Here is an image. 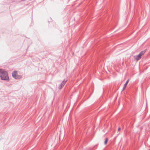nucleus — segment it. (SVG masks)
Wrapping results in <instances>:
<instances>
[{
    "label": "nucleus",
    "mask_w": 150,
    "mask_h": 150,
    "mask_svg": "<svg viewBox=\"0 0 150 150\" xmlns=\"http://www.w3.org/2000/svg\"><path fill=\"white\" fill-rule=\"evenodd\" d=\"M0 77L2 80L7 81L9 80V78L7 72L4 70L0 72Z\"/></svg>",
    "instance_id": "1"
},
{
    "label": "nucleus",
    "mask_w": 150,
    "mask_h": 150,
    "mask_svg": "<svg viewBox=\"0 0 150 150\" xmlns=\"http://www.w3.org/2000/svg\"><path fill=\"white\" fill-rule=\"evenodd\" d=\"M147 50V49H146L144 50L141 51L138 55H137L135 58V59L136 60H139L141 58L143 55L146 52Z\"/></svg>",
    "instance_id": "2"
},
{
    "label": "nucleus",
    "mask_w": 150,
    "mask_h": 150,
    "mask_svg": "<svg viewBox=\"0 0 150 150\" xmlns=\"http://www.w3.org/2000/svg\"><path fill=\"white\" fill-rule=\"evenodd\" d=\"M67 81V80H64L62 83L59 85L58 88L59 89H61L62 87L64 85Z\"/></svg>",
    "instance_id": "3"
},
{
    "label": "nucleus",
    "mask_w": 150,
    "mask_h": 150,
    "mask_svg": "<svg viewBox=\"0 0 150 150\" xmlns=\"http://www.w3.org/2000/svg\"><path fill=\"white\" fill-rule=\"evenodd\" d=\"M18 74L17 71H14L12 73V76L13 77V78L15 79L16 77V75Z\"/></svg>",
    "instance_id": "4"
},
{
    "label": "nucleus",
    "mask_w": 150,
    "mask_h": 150,
    "mask_svg": "<svg viewBox=\"0 0 150 150\" xmlns=\"http://www.w3.org/2000/svg\"><path fill=\"white\" fill-rule=\"evenodd\" d=\"M129 82V79H128L126 82L125 83L124 85L123 88L122 89V91H123L126 88L127 84Z\"/></svg>",
    "instance_id": "5"
},
{
    "label": "nucleus",
    "mask_w": 150,
    "mask_h": 150,
    "mask_svg": "<svg viewBox=\"0 0 150 150\" xmlns=\"http://www.w3.org/2000/svg\"><path fill=\"white\" fill-rule=\"evenodd\" d=\"M22 77V76L20 75H18V74L16 75L15 79H21Z\"/></svg>",
    "instance_id": "6"
},
{
    "label": "nucleus",
    "mask_w": 150,
    "mask_h": 150,
    "mask_svg": "<svg viewBox=\"0 0 150 150\" xmlns=\"http://www.w3.org/2000/svg\"><path fill=\"white\" fill-rule=\"evenodd\" d=\"M108 141H104V144L105 145H106L107 144V143H108Z\"/></svg>",
    "instance_id": "7"
},
{
    "label": "nucleus",
    "mask_w": 150,
    "mask_h": 150,
    "mask_svg": "<svg viewBox=\"0 0 150 150\" xmlns=\"http://www.w3.org/2000/svg\"><path fill=\"white\" fill-rule=\"evenodd\" d=\"M120 130H121L120 128L119 127L118 129V131L119 132V131H120Z\"/></svg>",
    "instance_id": "8"
},
{
    "label": "nucleus",
    "mask_w": 150,
    "mask_h": 150,
    "mask_svg": "<svg viewBox=\"0 0 150 150\" xmlns=\"http://www.w3.org/2000/svg\"><path fill=\"white\" fill-rule=\"evenodd\" d=\"M3 70L0 68V72H1Z\"/></svg>",
    "instance_id": "9"
},
{
    "label": "nucleus",
    "mask_w": 150,
    "mask_h": 150,
    "mask_svg": "<svg viewBox=\"0 0 150 150\" xmlns=\"http://www.w3.org/2000/svg\"><path fill=\"white\" fill-rule=\"evenodd\" d=\"M105 141H108V138H106L105 140Z\"/></svg>",
    "instance_id": "10"
},
{
    "label": "nucleus",
    "mask_w": 150,
    "mask_h": 150,
    "mask_svg": "<svg viewBox=\"0 0 150 150\" xmlns=\"http://www.w3.org/2000/svg\"><path fill=\"white\" fill-rule=\"evenodd\" d=\"M90 150H95V149H90Z\"/></svg>",
    "instance_id": "11"
}]
</instances>
